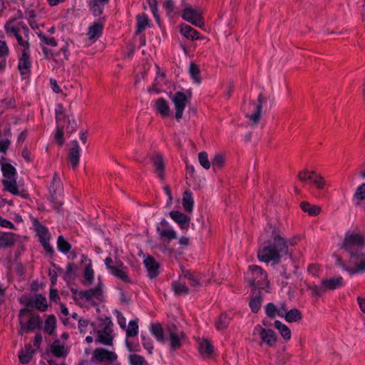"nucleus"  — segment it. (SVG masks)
Wrapping results in <instances>:
<instances>
[{
	"label": "nucleus",
	"instance_id": "nucleus-1",
	"mask_svg": "<svg viewBox=\"0 0 365 365\" xmlns=\"http://www.w3.org/2000/svg\"><path fill=\"white\" fill-rule=\"evenodd\" d=\"M339 247L347 252L349 261L354 266L349 267L343 260L342 257L336 253H333L332 257L336 259L335 265L342 268L350 274L365 273V233L358 226L353 230H348Z\"/></svg>",
	"mask_w": 365,
	"mask_h": 365
},
{
	"label": "nucleus",
	"instance_id": "nucleus-2",
	"mask_svg": "<svg viewBox=\"0 0 365 365\" xmlns=\"http://www.w3.org/2000/svg\"><path fill=\"white\" fill-rule=\"evenodd\" d=\"M264 232L267 234L268 239L258 250L257 258L259 261L267 264L271 262V266L274 267L281 263L284 255L292 257V253L289 252L288 246H294L295 242L281 236L280 230L276 225L268 222L264 227Z\"/></svg>",
	"mask_w": 365,
	"mask_h": 365
},
{
	"label": "nucleus",
	"instance_id": "nucleus-3",
	"mask_svg": "<svg viewBox=\"0 0 365 365\" xmlns=\"http://www.w3.org/2000/svg\"><path fill=\"white\" fill-rule=\"evenodd\" d=\"M249 270L252 272V277L245 279V281L251 287L252 293L254 294L257 290H263V285L270 287L267 273L259 266L252 264L249 266Z\"/></svg>",
	"mask_w": 365,
	"mask_h": 365
},
{
	"label": "nucleus",
	"instance_id": "nucleus-4",
	"mask_svg": "<svg viewBox=\"0 0 365 365\" xmlns=\"http://www.w3.org/2000/svg\"><path fill=\"white\" fill-rule=\"evenodd\" d=\"M63 193V185L59 175L55 173L48 187V200L52 205V207L57 212H60L63 204L61 199Z\"/></svg>",
	"mask_w": 365,
	"mask_h": 365
},
{
	"label": "nucleus",
	"instance_id": "nucleus-5",
	"mask_svg": "<svg viewBox=\"0 0 365 365\" xmlns=\"http://www.w3.org/2000/svg\"><path fill=\"white\" fill-rule=\"evenodd\" d=\"M33 226L39 238V242L46 253L49 254L51 257L54 255L55 251L53 247L49 244L51 240V234L48 229L45 225H42L40 221L36 218H33Z\"/></svg>",
	"mask_w": 365,
	"mask_h": 365
},
{
	"label": "nucleus",
	"instance_id": "nucleus-6",
	"mask_svg": "<svg viewBox=\"0 0 365 365\" xmlns=\"http://www.w3.org/2000/svg\"><path fill=\"white\" fill-rule=\"evenodd\" d=\"M8 35L14 36L19 45L23 46V38L21 31L23 29V15L21 10H18L17 15L7 21L4 26Z\"/></svg>",
	"mask_w": 365,
	"mask_h": 365
},
{
	"label": "nucleus",
	"instance_id": "nucleus-7",
	"mask_svg": "<svg viewBox=\"0 0 365 365\" xmlns=\"http://www.w3.org/2000/svg\"><path fill=\"white\" fill-rule=\"evenodd\" d=\"M169 97L171 98L175 106V118L178 121H180L182 118L183 112L187 104L189 103L187 96L182 91H177L174 94L170 92Z\"/></svg>",
	"mask_w": 365,
	"mask_h": 365
},
{
	"label": "nucleus",
	"instance_id": "nucleus-8",
	"mask_svg": "<svg viewBox=\"0 0 365 365\" xmlns=\"http://www.w3.org/2000/svg\"><path fill=\"white\" fill-rule=\"evenodd\" d=\"M29 307L35 308L41 312H46L48 309L46 298L42 294H38L34 299L31 298L24 300V315L31 312Z\"/></svg>",
	"mask_w": 365,
	"mask_h": 365
},
{
	"label": "nucleus",
	"instance_id": "nucleus-9",
	"mask_svg": "<svg viewBox=\"0 0 365 365\" xmlns=\"http://www.w3.org/2000/svg\"><path fill=\"white\" fill-rule=\"evenodd\" d=\"M182 18L197 27L202 28L205 26V21L200 12L190 6L182 10Z\"/></svg>",
	"mask_w": 365,
	"mask_h": 365
},
{
	"label": "nucleus",
	"instance_id": "nucleus-10",
	"mask_svg": "<svg viewBox=\"0 0 365 365\" xmlns=\"http://www.w3.org/2000/svg\"><path fill=\"white\" fill-rule=\"evenodd\" d=\"M255 332H258L260 336L261 342L259 344L262 346V343L266 344L269 347H273L277 339V335L274 330L271 329H265L257 324L255 327Z\"/></svg>",
	"mask_w": 365,
	"mask_h": 365
},
{
	"label": "nucleus",
	"instance_id": "nucleus-11",
	"mask_svg": "<svg viewBox=\"0 0 365 365\" xmlns=\"http://www.w3.org/2000/svg\"><path fill=\"white\" fill-rule=\"evenodd\" d=\"M267 102V98L262 93H260L257 97V103H256L254 101L250 102L255 106L254 113L251 115H246L252 123L253 125H257L259 122L262 115V105Z\"/></svg>",
	"mask_w": 365,
	"mask_h": 365
},
{
	"label": "nucleus",
	"instance_id": "nucleus-12",
	"mask_svg": "<svg viewBox=\"0 0 365 365\" xmlns=\"http://www.w3.org/2000/svg\"><path fill=\"white\" fill-rule=\"evenodd\" d=\"M117 358V355L113 351L104 348H97L94 350L91 361L92 362L97 361L98 362L113 363Z\"/></svg>",
	"mask_w": 365,
	"mask_h": 365
},
{
	"label": "nucleus",
	"instance_id": "nucleus-13",
	"mask_svg": "<svg viewBox=\"0 0 365 365\" xmlns=\"http://www.w3.org/2000/svg\"><path fill=\"white\" fill-rule=\"evenodd\" d=\"M98 17L99 19L88 27V35L89 39L96 40L103 34L104 22L106 20V17L102 16Z\"/></svg>",
	"mask_w": 365,
	"mask_h": 365
},
{
	"label": "nucleus",
	"instance_id": "nucleus-14",
	"mask_svg": "<svg viewBox=\"0 0 365 365\" xmlns=\"http://www.w3.org/2000/svg\"><path fill=\"white\" fill-rule=\"evenodd\" d=\"M156 230L162 238L168 240V242L177 238L176 232L170 228L168 222L164 218L162 219L159 225L157 226Z\"/></svg>",
	"mask_w": 365,
	"mask_h": 365
},
{
	"label": "nucleus",
	"instance_id": "nucleus-15",
	"mask_svg": "<svg viewBox=\"0 0 365 365\" xmlns=\"http://www.w3.org/2000/svg\"><path fill=\"white\" fill-rule=\"evenodd\" d=\"M151 162L155 168V173L161 180H164L165 177V163L163 155L160 153H156L151 157Z\"/></svg>",
	"mask_w": 365,
	"mask_h": 365
},
{
	"label": "nucleus",
	"instance_id": "nucleus-16",
	"mask_svg": "<svg viewBox=\"0 0 365 365\" xmlns=\"http://www.w3.org/2000/svg\"><path fill=\"white\" fill-rule=\"evenodd\" d=\"M169 215L181 230L187 231L189 229L190 217L187 215L178 210H172Z\"/></svg>",
	"mask_w": 365,
	"mask_h": 365
},
{
	"label": "nucleus",
	"instance_id": "nucleus-17",
	"mask_svg": "<svg viewBox=\"0 0 365 365\" xmlns=\"http://www.w3.org/2000/svg\"><path fill=\"white\" fill-rule=\"evenodd\" d=\"M110 0H87L88 7L94 17L101 16L104 13L106 6Z\"/></svg>",
	"mask_w": 365,
	"mask_h": 365
},
{
	"label": "nucleus",
	"instance_id": "nucleus-18",
	"mask_svg": "<svg viewBox=\"0 0 365 365\" xmlns=\"http://www.w3.org/2000/svg\"><path fill=\"white\" fill-rule=\"evenodd\" d=\"M143 264L148 271L149 278L155 279L159 275L160 266L153 256L148 255L144 259Z\"/></svg>",
	"mask_w": 365,
	"mask_h": 365
},
{
	"label": "nucleus",
	"instance_id": "nucleus-19",
	"mask_svg": "<svg viewBox=\"0 0 365 365\" xmlns=\"http://www.w3.org/2000/svg\"><path fill=\"white\" fill-rule=\"evenodd\" d=\"M71 145L72 147L69 149L68 159L72 168L76 169L79 165L81 149L77 140H71Z\"/></svg>",
	"mask_w": 365,
	"mask_h": 365
},
{
	"label": "nucleus",
	"instance_id": "nucleus-20",
	"mask_svg": "<svg viewBox=\"0 0 365 365\" xmlns=\"http://www.w3.org/2000/svg\"><path fill=\"white\" fill-rule=\"evenodd\" d=\"M322 285L323 286V291L326 292L327 290H334L342 287L345 285V282L343 277L340 276L336 278L323 279Z\"/></svg>",
	"mask_w": 365,
	"mask_h": 365
},
{
	"label": "nucleus",
	"instance_id": "nucleus-21",
	"mask_svg": "<svg viewBox=\"0 0 365 365\" xmlns=\"http://www.w3.org/2000/svg\"><path fill=\"white\" fill-rule=\"evenodd\" d=\"M136 29L135 35L140 34L147 27L150 28L152 26L151 20L148 18L145 13L139 14L136 16Z\"/></svg>",
	"mask_w": 365,
	"mask_h": 365
},
{
	"label": "nucleus",
	"instance_id": "nucleus-22",
	"mask_svg": "<svg viewBox=\"0 0 365 365\" xmlns=\"http://www.w3.org/2000/svg\"><path fill=\"white\" fill-rule=\"evenodd\" d=\"M43 325V321L41 317L37 314H32L24 323V332H29L35 330L36 329H41Z\"/></svg>",
	"mask_w": 365,
	"mask_h": 365
},
{
	"label": "nucleus",
	"instance_id": "nucleus-23",
	"mask_svg": "<svg viewBox=\"0 0 365 365\" xmlns=\"http://www.w3.org/2000/svg\"><path fill=\"white\" fill-rule=\"evenodd\" d=\"M154 108L160 113L162 118H166L170 115V108L168 101L163 98H159L155 101Z\"/></svg>",
	"mask_w": 365,
	"mask_h": 365
},
{
	"label": "nucleus",
	"instance_id": "nucleus-24",
	"mask_svg": "<svg viewBox=\"0 0 365 365\" xmlns=\"http://www.w3.org/2000/svg\"><path fill=\"white\" fill-rule=\"evenodd\" d=\"M200 354L205 358H211L214 353V346L207 339H203L198 346Z\"/></svg>",
	"mask_w": 365,
	"mask_h": 365
},
{
	"label": "nucleus",
	"instance_id": "nucleus-25",
	"mask_svg": "<svg viewBox=\"0 0 365 365\" xmlns=\"http://www.w3.org/2000/svg\"><path fill=\"white\" fill-rule=\"evenodd\" d=\"M179 27L180 33L182 36L190 41H195V36L199 34V32L195 29L185 23H181Z\"/></svg>",
	"mask_w": 365,
	"mask_h": 365
},
{
	"label": "nucleus",
	"instance_id": "nucleus-26",
	"mask_svg": "<svg viewBox=\"0 0 365 365\" xmlns=\"http://www.w3.org/2000/svg\"><path fill=\"white\" fill-rule=\"evenodd\" d=\"M51 354L57 358H64L67 356L68 351L66 350L64 345L61 344L59 339H55L51 345Z\"/></svg>",
	"mask_w": 365,
	"mask_h": 365
},
{
	"label": "nucleus",
	"instance_id": "nucleus-27",
	"mask_svg": "<svg viewBox=\"0 0 365 365\" xmlns=\"http://www.w3.org/2000/svg\"><path fill=\"white\" fill-rule=\"evenodd\" d=\"M231 320L232 317L230 316L229 314H227L225 312H222L219 315L217 319L215 321V325L216 329L218 331H222L226 329L229 327Z\"/></svg>",
	"mask_w": 365,
	"mask_h": 365
},
{
	"label": "nucleus",
	"instance_id": "nucleus-28",
	"mask_svg": "<svg viewBox=\"0 0 365 365\" xmlns=\"http://www.w3.org/2000/svg\"><path fill=\"white\" fill-rule=\"evenodd\" d=\"M15 235L12 232H2L0 235V248L6 249L14 245Z\"/></svg>",
	"mask_w": 365,
	"mask_h": 365
},
{
	"label": "nucleus",
	"instance_id": "nucleus-29",
	"mask_svg": "<svg viewBox=\"0 0 365 365\" xmlns=\"http://www.w3.org/2000/svg\"><path fill=\"white\" fill-rule=\"evenodd\" d=\"M186 338V334L184 331H181L180 334L173 333L170 336V349L173 351L178 350L181 348L182 343L181 341L185 340Z\"/></svg>",
	"mask_w": 365,
	"mask_h": 365
},
{
	"label": "nucleus",
	"instance_id": "nucleus-30",
	"mask_svg": "<svg viewBox=\"0 0 365 365\" xmlns=\"http://www.w3.org/2000/svg\"><path fill=\"white\" fill-rule=\"evenodd\" d=\"M98 284L92 289H86V293L88 295V302H90L93 298H96L97 299H100V297L103 296V282L101 281V277H98Z\"/></svg>",
	"mask_w": 365,
	"mask_h": 365
},
{
	"label": "nucleus",
	"instance_id": "nucleus-31",
	"mask_svg": "<svg viewBox=\"0 0 365 365\" xmlns=\"http://www.w3.org/2000/svg\"><path fill=\"white\" fill-rule=\"evenodd\" d=\"M258 294L255 296L252 297L250 298V300L249 302V306L250 307V309L252 313L257 314L261 309L262 303L263 301L262 295V290H257Z\"/></svg>",
	"mask_w": 365,
	"mask_h": 365
},
{
	"label": "nucleus",
	"instance_id": "nucleus-32",
	"mask_svg": "<svg viewBox=\"0 0 365 365\" xmlns=\"http://www.w3.org/2000/svg\"><path fill=\"white\" fill-rule=\"evenodd\" d=\"M182 206L185 211L191 212L193 210L194 200L192 193L190 190H186L182 194Z\"/></svg>",
	"mask_w": 365,
	"mask_h": 365
},
{
	"label": "nucleus",
	"instance_id": "nucleus-33",
	"mask_svg": "<svg viewBox=\"0 0 365 365\" xmlns=\"http://www.w3.org/2000/svg\"><path fill=\"white\" fill-rule=\"evenodd\" d=\"M84 281L83 284L84 285H90L93 284L94 279V271L92 268L91 259H88V263L85 266L83 273Z\"/></svg>",
	"mask_w": 365,
	"mask_h": 365
},
{
	"label": "nucleus",
	"instance_id": "nucleus-34",
	"mask_svg": "<svg viewBox=\"0 0 365 365\" xmlns=\"http://www.w3.org/2000/svg\"><path fill=\"white\" fill-rule=\"evenodd\" d=\"M284 318L288 323L299 322L302 319V312L294 308L284 313Z\"/></svg>",
	"mask_w": 365,
	"mask_h": 365
},
{
	"label": "nucleus",
	"instance_id": "nucleus-35",
	"mask_svg": "<svg viewBox=\"0 0 365 365\" xmlns=\"http://www.w3.org/2000/svg\"><path fill=\"white\" fill-rule=\"evenodd\" d=\"M299 207L304 212H307L310 216H317L322 210L319 205H311L307 201L301 202Z\"/></svg>",
	"mask_w": 365,
	"mask_h": 365
},
{
	"label": "nucleus",
	"instance_id": "nucleus-36",
	"mask_svg": "<svg viewBox=\"0 0 365 365\" xmlns=\"http://www.w3.org/2000/svg\"><path fill=\"white\" fill-rule=\"evenodd\" d=\"M113 337L106 331V329L98 331V337L96 342L100 344L111 346L113 345Z\"/></svg>",
	"mask_w": 365,
	"mask_h": 365
},
{
	"label": "nucleus",
	"instance_id": "nucleus-37",
	"mask_svg": "<svg viewBox=\"0 0 365 365\" xmlns=\"http://www.w3.org/2000/svg\"><path fill=\"white\" fill-rule=\"evenodd\" d=\"M274 326L279 331L281 336L285 341H288L291 339V330L286 324L279 320H275Z\"/></svg>",
	"mask_w": 365,
	"mask_h": 365
},
{
	"label": "nucleus",
	"instance_id": "nucleus-38",
	"mask_svg": "<svg viewBox=\"0 0 365 365\" xmlns=\"http://www.w3.org/2000/svg\"><path fill=\"white\" fill-rule=\"evenodd\" d=\"M64 135V124L63 123L62 125H56L53 135V143L59 147H62L65 143Z\"/></svg>",
	"mask_w": 365,
	"mask_h": 365
},
{
	"label": "nucleus",
	"instance_id": "nucleus-39",
	"mask_svg": "<svg viewBox=\"0 0 365 365\" xmlns=\"http://www.w3.org/2000/svg\"><path fill=\"white\" fill-rule=\"evenodd\" d=\"M55 113L56 125H62L61 123H65L68 119H69L68 116L66 114L64 107L61 103H58L57 105Z\"/></svg>",
	"mask_w": 365,
	"mask_h": 365
},
{
	"label": "nucleus",
	"instance_id": "nucleus-40",
	"mask_svg": "<svg viewBox=\"0 0 365 365\" xmlns=\"http://www.w3.org/2000/svg\"><path fill=\"white\" fill-rule=\"evenodd\" d=\"M150 331L158 341L160 342L165 341L166 338L164 335V330L160 323L152 324L150 326Z\"/></svg>",
	"mask_w": 365,
	"mask_h": 365
},
{
	"label": "nucleus",
	"instance_id": "nucleus-41",
	"mask_svg": "<svg viewBox=\"0 0 365 365\" xmlns=\"http://www.w3.org/2000/svg\"><path fill=\"white\" fill-rule=\"evenodd\" d=\"M56 328V318L54 314H50L45 321L44 331L49 335H53Z\"/></svg>",
	"mask_w": 365,
	"mask_h": 365
},
{
	"label": "nucleus",
	"instance_id": "nucleus-42",
	"mask_svg": "<svg viewBox=\"0 0 365 365\" xmlns=\"http://www.w3.org/2000/svg\"><path fill=\"white\" fill-rule=\"evenodd\" d=\"M57 249L59 252L68 254L71 250V244L63 235H59L57 239Z\"/></svg>",
	"mask_w": 365,
	"mask_h": 365
},
{
	"label": "nucleus",
	"instance_id": "nucleus-43",
	"mask_svg": "<svg viewBox=\"0 0 365 365\" xmlns=\"http://www.w3.org/2000/svg\"><path fill=\"white\" fill-rule=\"evenodd\" d=\"M172 289L176 296L185 295L189 294V288L180 281H174L172 282Z\"/></svg>",
	"mask_w": 365,
	"mask_h": 365
},
{
	"label": "nucleus",
	"instance_id": "nucleus-44",
	"mask_svg": "<svg viewBox=\"0 0 365 365\" xmlns=\"http://www.w3.org/2000/svg\"><path fill=\"white\" fill-rule=\"evenodd\" d=\"M2 184L4 186L5 190L12 193L13 195H20L15 178L11 180H3Z\"/></svg>",
	"mask_w": 365,
	"mask_h": 365
},
{
	"label": "nucleus",
	"instance_id": "nucleus-45",
	"mask_svg": "<svg viewBox=\"0 0 365 365\" xmlns=\"http://www.w3.org/2000/svg\"><path fill=\"white\" fill-rule=\"evenodd\" d=\"M29 43L24 41V79H26L31 73V61L29 54L26 52Z\"/></svg>",
	"mask_w": 365,
	"mask_h": 365
},
{
	"label": "nucleus",
	"instance_id": "nucleus-46",
	"mask_svg": "<svg viewBox=\"0 0 365 365\" xmlns=\"http://www.w3.org/2000/svg\"><path fill=\"white\" fill-rule=\"evenodd\" d=\"M189 73L193 81L200 83L201 82L200 69L197 64L194 62H191L189 67Z\"/></svg>",
	"mask_w": 365,
	"mask_h": 365
},
{
	"label": "nucleus",
	"instance_id": "nucleus-47",
	"mask_svg": "<svg viewBox=\"0 0 365 365\" xmlns=\"http://www.w3.org/2000/svg\"><path fill=\"white\" fill-rule=\"evenodd\" d=\"M111 274L116 278L129 284H133L130 278L128 275V269H117V267L114 268L111 272Z\"/></svg>",
	"mask_w": 365,
	"mask_h": 365
},
{
	"label": "nucleus",
	"instance_id": "nucleus-48",
	"mask_svg": "<svg viewBox=\"0 0 365 365\" xmlns=\"http://www.w3.org/2000/svg\"><path fill=\"white\" fill-rule=\"evenodd\" d=\"M1 171L4 178L9 180L15 178L16 169L11 164L6 163L2 165Z\"/></svg>",
	"mask_w": 365,
	"mask_h": 365
},
{
	"label": "nucleus",
	"instance_id": "nucleus-49",
	"mask_svg": "<svg viewBox=\"0 0 365 365\" xmlns=\"http://www.w3.org/2000/svg\"><path fill=\"white\" fill-rule=\"evenodd\" d=\"M182 273L184 277L187 279L189 281V284L190 286L193 287H200L202 284L200 282V278H198L197 276L194 275L191 273V272L188 269L182 270Z\"/></svg>",
	"mask_w": 365,
	"mask_h": 365
},
{
	"label": "nucleus",
	"instance_id": "nucleus-50",
	"mask_svg": "<svg viewBox=\"0 0 365 365\" xmlns=\"http://www.w3.org/2000/svg\"><path fill=\"white\" fill-rule=\"evenodd\" d=\"M225 163V157L223 154H216L212 160V169L215 171L216 169H221Z\"/></svg>",
	"mask_w": 365,
	"mask_h": 365
},
{
	"label": "nucleus",
	"instance_id": "nucleus-51",
	"mask_svg": "<svg viewBox=\"0 0 365 365\" xmlns=\"http://www.w3.org/2000/svg\"><path fill=\"white\" fill-rule=\"evenodd\" d=\"M138 319L130 320L126 329L127 337H134L138 333Z\"/></svg>",
	"mask_w": 365,
	"mask_h": 365
},
{
	"label": "nucleus",
	"instance_id": "nucleus-52",
	"mask_svg": "<svg viewBox=\"0 0 365 365\" xmlns=\"http://www.w3.org/2000/svg\"><path fill=\"white\" fill-rule=\"evenodd\" d=\"M286 346H284L282 352L277 353V365H285L290 360L292 355L286 352Z\"/></svg>",
	"mask_w": 365,
	"mask_h": 365
},
{
	"label": "nucleus",
	"instance_id": "nucleus-53",
	"mask_svg": "<svg viewBox=\"0 0 365 365\" xmlns=\"http://www.w3.org/2000/svg\"><path fill=\"white\" fill-rule=\"evenodd\" d=\"M129 363L130 365H149L145 358L141 355L133 354L129 356Z\"/></svg>",
	"mask_w": 365,
	"mask_h": 365
},
{
	"label": "nucleus",
	"instance_id": "nucleus-54",
	"mask_svg": "<svg viewBox=\"0 0 365 365\" xmlns=\"http://www.w3.org/2000/svg\"><path fill=\"white\" fill-rule=\"evenodd\" d=\"M200 164L206 170L210 168V162L208 159V155L205 151L200 152L198 154Z\"/></svg>",
	"mask_w": 365,
	"mask_h": 365
},
{
	"label": "nucleus",
	"instance_id": "nucleus-55",
	"mask_svg": "<svg viewBox=\"0 0 365 365\" xmlns=\"http://www.w3.org/2000/svg\"><path fill=\"white\" fill-rule=\"evenodd\" d=\"M38 36L40 38V40L43 42L45 44L51 46H57V41L55 39L54 37H47L41 31L37 32Z\"/></svg>",
	"mask_w": 365,
	"mask_h": 365
},
{
	"label": "nucleus",
	"instance_id": "nucleus-56",
	"mask_svg": "<svg viewBox=\"0 0 365 365\" xmlns=\"http://www.w3.org/2000/svg\"><path fill=\"white\" fill-rule=\"evenodd\" d=\"M265 313L271 319H274L277 314V308L274 303L269 302L265 306Z\"/></svg>",
	"mask_w": 365,
	"mask_h": 365
},
{
	"label": "nucleus",
	"instance_id": "nucleus-57",
	"mask_svg": "<svg viewBox=\"0 0 365 365\" xmlns=\"http://www.w3.org/2000/svg\"><path fill=\"white\" fill-rule=\"evenodd\" d=\"M163 8L168 16L173 17L174 16L175 4L173 0H166L163 4Z\"/></svg>",
	"mask_w": 365,
	"mask_h": 365
},
{
	"label": "nucleus",
	"instance_id": "nucleus-58",
	"mask_svg": "<svg viewBox=\"0 0 365 365\" xmlns=\"http://www.w3.org/2000/svg\"><path fill=\"white\" fill-rule=\"evenodd\" d=\"M142 344L146 350H148L150 354H152L153 349V341L150 338L146 337L143 334H141Z\"/></svg>",
	"mask_w": 365,
	"mask_h": 365
},
{
	"label": "nucleus",
	"instance_id": "nucleus-59",
	"mask_svg": "<svg viewBox=\"0 0 365 365\" xmlns=\"http://www.w3.org/2000/svg\"><path fill=\"white\" fill-rule=\"evenodd\" d=\"M78 127V125L74 119L71 120L70 119H68L67 120V125H66V134L69 137L72 133L76 131L77 128Z\"/></svg>",
	"mask_w": 365,
	"mask_h": 365
},
{
	"label": "nucleus",
	"instance_id": "nucleus-60",
	"mask_svg": "<svg viewBox=\"0 0 365 365\" xmlns=\"http://www.w3.org/2000/svg\"><path fill=\"white\" fill-rule=\"evenodd\" d=\"M307 289L311 291L312 297H320L322 296V293L325 292L323 291V287H319L314 284H309Z\"/></svg>",
	"mask_w": 365,
	"mask_h": 365
},
{
	"label": "nucleus",
	"instance_id": "nucleus-61",
	"mask_svg": "<svg viewBox=\"0 0 365 365\" xmlns=\"http://www.w3.org/2000/svg\"><path fill=\"white\" fill-rule=\"evenodd\" d=\"M34 353V350L32 349L30 344L24 345V364L30 362Z\"/></svg>",
	"mask_w": 365,
	"mask_h": 365
},
{
	"label": "nucleus",
	"instance_id": "nucleus-62",
	"mask_svg": "<svg viewBox=\"0 0 365 365\" xmlns=\"http://www.w3.org/2000/svg\"><path fill=\"white\" fill-rule=\"evenodd\" d=\"M354 198L359 200H365V182L360 185L357 188L354 195Z\"/></svg>",
	"mask_w": 365,
	"mask_h": 365
},
{
	"label": "nucleus",
	"instance_id": "nucleus-63",
	"mask_svg": "<svg viewBox=\"0 0 365 365\" xmlns=\"http://www.w3.org/2000/svg\"><path fill=\"white\" fill-rule=\"evenodd\" d=\"M76 270H77V266H76L73 263H68L66 266V270L64 279H66V277L70 278L73 276L75 277L76 274Z\"/></svg>",
	"mask_w": 365,
	"mask_h": 365
},
{
	"label": "nucleus",
	"instance_id": "nucleus-64",
	"mask_svg": "<svg viewBox=\"0 0 365 365\" xmlns=\"http://www.w3.org/2000/svg\"><path fill=\"white\" fill-rule=\"evenodd\" d=\"M312 182L319 190H322L325 184L324 179L322 175H317V178L312 180Z\"/></svg>",
	"mask_w": 365,
	"mask_h": 365
}]
</instances>
